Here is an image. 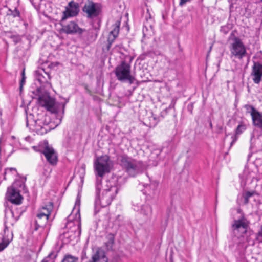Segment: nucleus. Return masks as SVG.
<instances>
[{
    "mask_svg": "<svg viewBox=\"0 0 262 262\" xmlns=\"http://www.w3.org/2000/svg\"><path fill=\"white\" fill-rule=\"evenodd\" d=\"M30 1L33 7L35 9H38L39 8L42 0H30Z\"/></svg>",
    "mask_w": 262,
    "mask_h": 262,
    "instance_id": "nucleus-32",
    "label": "nucleus"
},
{
    "mask_svg": "<svg viewBox=\"0 0 262 262\" xmlns=\"http://www.w3.org/2000/svg\"><path fill=\"white\" fill-rule=\"evenodd\" d=\"M114 73L117 79L119 81L128 82L129 84H132L136 80L135 76L131 74L130 63L125 60L122 61L116 67Z\"/></svg>",
    "mask_w": 262,
    "mask_h": 262,
    "instance_id": "nucleus-4",
    "label": "nucleus"
},
{
    "mask_svg": "<svg viewBox=\"0 0 262 262\" xmlns=\"http://www.w3.org/2000/svg\"><path fill=\"white\" fill-rule=\"evenodd\" d=\"M151 32V30H149L147 28V26L146 25H144L142 29L143 38L148 37V36L150 35Z\"/></svg>",
    "mask_w": 262,
    "mask_h": 262,
    "instance_id": "nucleus-29",
    "label": "nucleus"
},
{
    "mask_svg": "<svg viewBox=\"0 0 262 262\" xmlns=\"http://www.w3.org/2000/svg\"><path fill=\"white\" fill-rule=\"evenodd\" d=\"M108 161V156L105 155L98 157L94 162V168L96 177L95 214L99 212L100 207H104L111 204L119 190L114 180L106 181L105 184L103 186L102 185L103 177L110 171Z\"/></svg>",
    "mask_w": 262,
    "mask_h": 262,
    "instance_id": "nucleus-1",
    "label": "nucleus"
},
{
    "mask_svg": "<svg viewBox=\"0 0 262 262\" xmlns=\"http://www.w3.org/2000/svg\"><path fill=\"white\" fill-rule=\"evenodd\" d=\"M248 227V222L245 218L235 220L232 225L234 233H239L241 235L247 232Z\"/></svg>",
    "mask_w": 262,
    "mask_h": 262,
    "instance_id": "nucleus-15",
    "label": "nucleus"
},
{
    "mask_svg": "<svg viewBox=\"0 0 262 262\" xmlns=\"http://www.w3.org/2000/svg\"><path fill=\"white\" fill-rule=\"evenodd\" d=\"M133 209L140 213L147 219H150L152 215V208L150 205L146 202V204L140 205L135 200L133 201Z\"/></svg>",
    "mask_w": 262,
    "mask_h": 262,
    "instance_id": "nucleus-14",
    "label": "nucleus"
},
{
    "mask_svg": "<svg viewBox=\"0 0 262 262\" xmlns=\"http://www.w3.org/2000/svg\"><path fill=\"white\" fill-rule=\"evenodd\" d=\"M29 123H28V119L27 118V120H26V126L27 127H29Z\"/></svg>",
    "mask_w": 262,
    "mask_h": 262,
    "instance_id": "nucleus-43",
    "label": "nucleus"
},
{
    "mask_svg": "<svg viewBox=\"0 0 262 262\" xmlns=\"http://www.w3.org/2000/svg\"><path fill=\"white\" fill-rule=\"evenodd\" d=\"M42 174L46 178H48L49 176V172H48L47 171V170H46V169H43V171L42 172Z\"/></svg>",
    "mask_w": 262,
    "mask_h": 262,
    "instance_id": "nucleus-39",
    "label": "nucleus"
},
{
    "mask_svg": "<svg viewBox=\"0 0 262 262\" xmlns=\"http://www.w3.org/2000/svg\"><path fill=\"white\" fill-rule=\"evenodd\" d=\"M64 108H65V104H62V113L63 114L64 113Z\"/></svg>",
    "mask_w": 262,
    "mask_h": 262,
    "instance_id": "nucleus-42",
    "label": "nucleus"
},
{
    "mask_svg": "<svg viewBox=\"0 0 262 262\" xmlns=\"http://www.w3.org/2000/svg\"><path fill=\"white\" fill-rule=\"evenodd\" d=\"M246 129V126L244 124L238 125L236 129V135H238L242 134Z\"/></svg>",
    "mask_w": 262,
    "mask_h": 262,
    "instance_id": "nucleus-28",
    "label": "nucleus"
},
{
    "mask_svg": "<svg viewBox=\"0 0 262 262\" xmlns=\"http://www.w3.org/2000/svg\"><path fill=\"white\" fill-rule=\"evenodd\" d=\"M6 234L4 233V235H3L2 242L0 243V251H2L5 249L9 245L10 241L12 239V237L10 239Z\"/></svg>",
    "mask_w": 262,
    "mask_h": 262,
    "instance_id": "nucleus-24",
    "label": "nucleus"
},
{
    "mask_svg": "<svg viewBox=\"0 0 262 262\" xmlns=\"http://www.w3.org/2000/svg\"><path fill=\"white\" fill-rule=\"evenodd\" d=\"M7 36L12 39L15 45L19 42L21 40V36L19 35L13 34L12 32H8L7 33Z\"/></svg>",
    "mask_w": 262,
    "mask_h": 262,
    "instance_id": "nucleus-25",
    "label": "nucleus"
},
{
    "mask_svg": "<svg viewBox=\"0 0 262 262\" xmlns=\"http://www.w3.org/2000/svg\"><path fill=\"white\" fill-rule=\"evenodd\" d=\"M20 216V214L16 210L9 209L6 211L4 233L6 234V232H8V226L9 225L12 226H14L18 220Z\"/></svg>",
    "mask_w": 262,
    "mask_h": 262,
    "instance_id": "nucleus-11",
    "label": "nucleus"
},
{
    "mask_svg": "<svg viewBox=\"0 0 262 262\" xmlns=\"http://www.w3.org/2000/svg\"><path fill=\"white\" fill-rule=\"evenodd\" d=\"M247 242L249 244L253 245L254 244V243L253 241L251 242V241L248 240Z\"/></svg>",
    "mask_w": 262,
    "mask_h": 262,
    "instance_id": "nucleus-41",
    "label": "nucleus"
},
{
    "mask_svg": "<svg viewBox=\"0 0 262 262\" xmlns=\"http://www.w3.org/2000/svg\"><path fill=\"white\" fill-rule=\"evenodd\" d=\"M21 75H22V79H21V80L20 81V90L21 91L22 90V88H23V85L24 83V82H25V72L24 71H23V72H22L21 73Z\"/></svg>",
    "mask_w": 262,
    "mask_h": 262,
    "instance_id": "nucleus-34",
    "label": "nucleus"
},
{
    "mask_svg": "<svg viewBox=\"0 0 262 262\" xmlns=\"http://www.w3.org/2000/svg\"><path fill=\"white\" fill-rule=\"evenodd\" d=\"M42 72H43L44 75L42 72L38 73L36 78L41 84L47 83L50 79V75L46 73L43 70H42Z\"/></svg>",
    "mask_w": 262,
    "mask_h": 262,
    "instance_id": "nucleus-21",
    "label": "nucleus"
},
{
    "mask_svg": "<svg viewBox=\"0 0 262 262\" xmlns=\"http://www.w3.org/2000/svg\"><path fill=\"white\" fill-rule=\"evenodd\" d=\"M7 16L10 18H18L19 20L24 21L25 15L24 11H20L18 7H15L14 9L9 8L6 12Z\"/></svg>",
    "mask_w": 262,
    "mask_h": 262,
    "instance_id": "nucleus-18",
    "label": "nucleus"
},
{
    "mask_svg": "<svg viewBox=\"0 0 262 262\" xmlns=\"http://www.w3.org/2000/svg\"><path fill=\"white\" fill-rule=\"evenodd\" d=\"M145 18L146 20L147 25H148L150 28L151 27V23L152 21V19L151 18V16L150 14L149 13V9H147V14L145 16Z\"/></svg>",
    "mask_w": 262,
    "mask_h": 262,
    "instance_id": "nucleus-30",
    "label": "nucleus"
},
{
    "mask_svg": "<svg viewBox=\"0 0 262 262\" xmlns=\"http://www.w3.org/2000/svg\"><path fill=\"white\" fill-rule=\"evenodd\" d=\"M159 183L157 181H153L149 185L145 186L143 193L146 195V202H151L155 201L159 196Z\"/></svg>",
    "mask_w": 262,
    "mask_h": 262,
    "instance_id": "nucleus-10",
    "label": "nucleus"
},
{
    "mask_svg": "<svg viewBox=\"0 0 262 262\" xmlns=\"http://www.w3.org/2000/svg\"><path fill=\"white\" fill-rule=\"evenodd\" d=\"M119 257L118 255L114 256L111 262H118Z\"/></svg>",
    "mask_w": 262,
    "mask_h": 262,
    "instance_id": "nucleus-37",
    "label": "nucleus"
},
{
    "mask_svg": "<svg viewBox=\"0 0 262 262\" xmlns=\"http://www.w3.org/2000/svg\"><path fill=\"white\" fill-rule=\"evenodd\" d=\"M229 49L230 57L242 59L247 54V50L244 43L238 37L234 36L230 40Z\"/></svg>",
    "mask_w": 262,
    "mask_h": 262,
    "instance_id": "nucleus-6",
    "label": "nucleus"
},
{
    "mask_svg": "<svg viewBox=\"0 0 262 262\" xmlns=\"http://www.w3.org/2000/svg\"><path fill=\"white\" fill-rule=\"evenodd\" d=\"M33 122L35 126V128L34 129L36 131L37 134L42 135L47 133V129L41 125L42 123L41 120L33 121Z\"/></svg>",
    "mask_w": 262,
    "mask_h": 262,
    "instance_id": "nucleus-20",
    "label": "nucleus"
},
{
    "mask_svg": "<svg viewBox=\"0 0 262 262\" xmlns=\"http://www.w3.org/2000/svg\"><path fill=\"white\" fill-rule=\"evenodd\" d=\"M52 254H50L47 257H45L41 262H49V260L51 258V256Z\"/></svg>",
    "mask_w": 262,
    "mask_h": 262,
    "instance_id": "nucleus-36",
    "label": "nucleus"
},
{
    "mask_svg": "<svg viewBox=\"0 0 262 262\" xmlns=\"http://www.w3.org/2000/svg\"><path fill=\"white\" fill-rule=\"evenodd\" d=\"M17 186L23 189L25 187L24 182L15 181L12 187L8 188L6 197L12 203L18 205L21 203L23 196L20 194V190L17 189Z\"/></svg>",
    "mask_w": 262,
    "mask_h": 262,
    "instance_id": "nucleus-7",
    "label": "nucleus"
},
{
    "mask_svg": "<svg viewBox=\"0 0 262 262\" xmlns=\"http://www.w3.org/2000/svg\"><path fill=\"white\" fill-rule=\"evenodd\" d=\"M98 27H96V26H94V27H94V29H95L96 31H98V30L99 29V27H100V23H99V22H98Z\"/></svg>",
    "mask_w": 262,
    "mask_h": 262,
    "instance_id": "nucleus-40",
    "label": "nucleus"
},
{
    "mask_svg": "<svg viewBox=\"0 0 262 262\" xmlns=\"http://www.w3.org/2000/svg\"><path fill=\"white\" fill-rule=\"evenodd\" d=\"M79 7L78 3L73 1L70 2L62 12V21H66L69 17L77 16L79 12Z\"/></svg>",
    "mask_w": 262,
    "mask_h": 262,
    "instance_id": "nucleus-12",
    "label": "nucleus"
},
{
    "mask_svg": "<svg viewBox=\"0 0 262 262\" xmlns=\"http://www.w3.org/2000/svg\"><path fill=\"white\" fill-rule=\"evenodd\" d=\"M245 107L247 110L250 109V113L253 124L259 128H262V113L259 112L253 106L246 105Z\"/></svg>",
    "mask_w": 262,
    "mask_h": 262,
    "instance_id": "nucleus-16",
    "label": "nucleus"
},
{
    "mask_svg": "<svg viewBox=\"0 0 262 262\" xmlns=\"http://www.w3.org/2000/svg\"><path fill=\"white\" fill-rule=\"evenodd\" d=\"M256 238L260 242H262V226L260 228V231L257 233Z\"/></svg>",
    "mask_w": 262,
    "mask_h": 262,
    "instance_id": "nucleus-35",
    "label": "nucleus"
},
{
    "mask_svg": "<svg viewBox=\"0 0 262 262\" xmlns=\"http://www.w3.org/2000/svg\"><path fill=\"white\" fill-rule=\"evenodd\" d=\"M44 144L45 147L41 152L50 164L56 165L57 162V156L54 149L49 145L47 141L44 142Z\"/></svg>",
    "mask_w": 262,
    "mask_h": 262,
    "instance_id": "nucleus-13",
    "label": "nucleus"
},
{
    "mask_svg": "<svg viewBox=\"0 0 262 262\" xmlns=\"http://www.w3.org/2000/svg\"><path fill=\"white\" fill-rule=\"evenodd\" d=\"M16 171V168H6L5 170V172H4V179L6 180V178H5V175L7 174V173H11L12 172V171Z\"/></svg>",
    "mask_w": 262,
    "mask_h": 262,
    "instance_id": "nucleus-33",
    "label": "nucleus"
},
{
    "mask_svg": "<svg viewBox=\"0 0 262 262\" xmlns=\"http://www.w3.org/2000/svg\"><path fill=\"white\" fill-rule=\"evenodd\" d=\"M99 254V253L96 252V250L93 253L91 257V259L89 260L86 262H97V259L99 257V255L100 256Z\"/></svg>",
    "mask_w": 262,
    "mask_h": 262,
    "instance_id": "nucleus-31",
    "label": "nucleus"
},
{
    "mask_svg": "<svg viewBox=\"0 0 262 262\" xmlns=\"http://www.w3.org/2000/svg\"><path fill=\"white\" fill-rule=\"evenodd\" d=\"M118 159L121 166L130 177L136 176L144 169L142 162L137 161L126 155H122Z\"/></svg>",
    "mask_w": 262,
    "mask_h": 262,
    "instance_id": "nucleus-2",
    "label": "nucleus"
},
{
    "mask_svg": "<svg viewBox=\"0 0 262 262\" xmlns=\"http://www.w3.org/2000/svg\"><path fill=\"white\" fill-rule=\"evenodd\" d=\"M252 75L254 82L259 83L262 77V64L259 63H254L252 68Z\"/></svg>",
    "mask_w": 262,
    "mask_h": 262,
    "instance_id": "nucleus-19",
    "label": "nucleus"
},
{
    "mask_svg": "<svg viewBox=\"0 0 262 262\" xmlns=\"http://www.w3.org/2000/svg\"><path fill=\"white\" fill-rule=\"evenodd\" d=\"M106 241L105 245L107 250H112L114 244L115 235L113 234L109 233L106 236Z\"/></svg>",
    "mask_w": 262,
    "mask_h": 262,
    "instance_id": "nucleus-22",
    "label": "nucleus"
},
{
    "mask_svg": "<svg viewBox=\"0 0 262 262\" xmlns=\"http://www.w3.org/2000/svg\"><path fill=\"white\" fill-rule=\"evenodd\" d=\"M53 209V203L52 202H49L41 205L36 214L35 230H37L39 228H43Z\"/></svg>",
    "mask_w": 262,
    "mask_h": 262,
    "instance_id": "nucleus-5",
    "label": "nucleus"
},
{
    "mask_svg": "<svg viewBox=\"0 0 262 262\" xmlns=\"http://www.w3.org/2000/svg\"><path fill=\"white\" fill-rule=\"evenodd\" d=\"M96 252L99 253L100 256L97 259V262H108V258L106 255L105 251L102 248L98 247L96 248Z\"/></svg>",
    "mask_w": 262,
    "mask_h": 262,
    "instance_id": "nucleus-23",
    "label": "nucleus"
},
{
    "mask_svg": "<svg viewBox=\"0 0 262 262\" xmlns=\"http://www.w3.org/2000/svg\"><path fill=\"white\" fill-rule=\"evenodd\" d=\"M78 202L79 203V200H76V203H78Z\"/></svg>",
    "mask_w": 262,
    "mask_h": 262,
    "instance_id": "nucleus-46",
    "label": "nucleus"
},
{
    "mask_svg": "<svg viewBox=\"0 0 262 262\" xmlns=\"http://www.w3.org/2000/svg\"><path fill=\"white\" fill-rule=\"evenodd\" d=\"M82 11L86 13L88 18L98 17L101 12V7L99 3L88 0L82 8Z\"/></svg>",
    "mask_w": 262,
    "mask_h": 262,
    "instance_id": "nucleus-8",
    "label": "nucleus"
},
{
    "mask_svg": "<svg viewBox=\"0 0 262 262\" xmlns=\"http://www.w3.org/2000/svg\"><path fill=\"white\" fill-rule=\"evenodd\" d=\"M69 233H63V236L65 237H66V235L68 234Z\"/></svg>",
    "mask_w": 262,
    "mask_h": 262,
    "instance_id": "nucleus-44",
    "label": "nucleus"
},
{
    "mask_svg": "<svg viewBox=\"0 0 262 262\" xmlns=\"http://www.w3.org/2000/svg\"><path fill=\"white\" fill-rule=\"evenodd\" d=\"M120 26V20H117L113 25V30L110 32L107 39V45L106 47L107 51L110 50L112 43L118 36L119 32Z\"/></svg>",
    "mask_w": 262,
    "mask_h": 262,
    "instance_id": "nucleus-17",
    "label": "nucleus"
},
{
    "mask_svg": "<svg viewBox=\"0 0 262 262\" xmlns=\"http://www.w3.org/2000/svg\"><path fill=\"white\" fill-rule=\"evenodd\" d=\"M257 194L255 191H247L243 193V197L244 198V202L245 204H247L249 202V199L251 196Z\"/></svg>",
    "mask_w": 262,
    "mask_h": 262,
    "instance_id": "nucleus-26",
    "label": "nucleus"
},
{
    "mask_svg": "<svg viewBox=\"0 0 262 262\" xmlns=\"http://www.w3.org/2000/svg\"><path fill=\"white\" fill-rule=\"evenodd\" d=\"M78 258L70 254L66 255L61 262H78Z\"/></svg>",
    "mask_w": 262,
    "mask_h": 262,
    "instance_id": "nucleus-27",
    "label": "nucleus"
},
{
    "mask_svg": "<svg viewBox=\"0 0 262 262\" xmlns=\"http://www.w3.org/2000/svg\"><path fill=\"white\" fill-rule=\"evenodd\" d=\"M162 17L164 19V14L163 13L162 14Z\"/></svg>",
    "mask_w": 262,
    "mask_h": 262,
    "instance_id": "nucleus-45",
    "label": "nucleus"
},
{
    "mask_svg": "<svg viewBox=\"0 0 262 262\" xmlns=\"http://www.w3.org/2000/svg\"><path fill=\"white\" fill-rule=\"evenodd\" d=\"M65 21H62V18L60 20V24L62 28L61 31L67 34H76L81 35L85 31L80 27H79L77 21H70L68 23H64Z\"/></svg>",
    "mask_w": 262,
    "mask_h": 262,
    "instance_id": "nucleus-9",
    "label": "nucleus"
},
{
    "mask_svg": "<svg viewBox=\"0 0 262 262\" xmlns=\"http://www.w3.org/2000/svg\"><path fill=\"white\" fill-rule=\"evenodd\" d=\"M190 0H180V5L183 6L187 2L190 1Z\"/></svg>",
    "mask_w": 262,
    "mask_h": 262,
    "instance_id": "nucleus-38",
    "label": "nucleus"
},
{
    "mask_svg": "<svg viewBox=\"0 0 262 262\" xmlns=\"http://www.w3.org/2000/svg\"><path fill=\"white\" fill-rule=\"evenodd\" d=\"M33 99H36L38 103L46 107L47 110L53 113H58V110L55 106L54 100L50 96L49 93L45 89L37 88L36 90L32 91Z\"/></svg>",
    "mask_w": 262,
    "mask_h": 262,
    "instance_id": "nucleus-3",
    "label": "nucleus"
},
{
    "mask_svg": "<svg viewBox=\"0 0 262 262\" xmlns=\"http://www.w3.org/2000/svg\"><path fill=\"white\" fill-rule=\"evenodd\" d=\"M43 70V69H42L41 70ZM41 72H42V73H43V72H42V71H41V72H40V71H38V73H41Z\"/></svg>",
    "mask_w": 262,
    "mask_h": 262,
    "instance_id": "nucleus-47",
    "label": "nucleus"
}]
</instances>
